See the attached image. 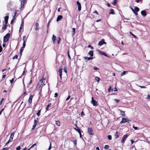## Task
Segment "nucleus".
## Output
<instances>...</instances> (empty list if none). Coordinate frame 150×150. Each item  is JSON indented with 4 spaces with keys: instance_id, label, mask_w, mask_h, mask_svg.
Returning a JSON list of instances; mask_svg holds the SVG:
<instances>
[{
    "instance_id": "ea45409f",
    "label": "nucleus",
    "mask_w": 150,
    "mask_h": 150,
    "mask_svg": "<svg viewBox=\"0 0 150 150\" xmlns=\"http://www.w3.org/2000/svg\"><path fill=\"white\" fill-rule=\"evenodd\" d=\"M51 142H50V146L48 148V150H50L51 149Z\"/></svg>"
},
{
    "instance_id": "f257e3e1",
    "label": "nucleus",
    "mask_w": 150,
    "mask_h": 150,
    "mask_svg": "<svg viewBox=\"0 0 150 150\" xmlns=\"http://www.w3.org/2000/svg\"><path fill=\"white\" fill-rule=\"evenodd\" d=\"M62 67L60 66L59 68V70L58 71V73L59 76H60L61 79H62Z\"/></svg>"
},
{
    "instance_id": "393cba45",
    "label": "nucleus",
    "mask_w": 150,
    "mask_h": 150,
    "mask_svg": "<svg viewBox=\"0 0 150 150\" xmlns=\"http://www.w3.org/2000/svg\"><path fill=\"white\" fill-rule=\"evenodd\" d=\"M35 25H36V28H35V30H38L39 28V26L38 24V23H35Z\"/></svg>"
},
{
    "instance_id": "58836bf2",
    "label": "nucleus",
    "mask_w": 150,
    "mask_h": 150,
    "mask_svg": "<svg viewBox=\"0 0 150 150\" xmlns=\"http://www.w3.org/2000/svg\"><path fill=\"white\" fill-rule=\"evenodd\" d=\"M109 148V146L108 145H105L104 146V148L105 149H108Z\"/></svg>"
},
{
    "instance_id": "8fccbe9b",
    "label": "nucleus",
    "mask_w": 150,
    "mask_h": 150,
    "mask_svg": "<svg viewBox=\"0 0 150 150\" xmlns=\"http://www.w3.org/2000/svg\"><path fill=\"white\" fill-rule=\"evenodd\" d=\"M4 98H2L1 101H0V105H1L2 103V102L4 100Z\"/></svg>"
},
{
    "instance_id": "7ed1b4c3",
    "label": "nucleus",
    "mask_w": 150,
    "mask_h": 150,
    "mask_svg": "<svg viewBox=\"0 0 150 150\" xmlns=\"http://www.w3.org/2000/svg\"><path fill=\"white\" fill-rule=\"evenodd\" d=\"M131 121V120H129L128 119L126 118H122V121L120 123H125V122H127L129 123Z\"/></svg>"
},
{
    "instance_id": "aec40b11",
    "label": "nucleus",
    "mask_w": 150,
    "mask_h": 150,
    "mask_svg": "<svg viewBox=\"0 0 150 150\" xmlns=\"http://www.w3.org/2000/svg\"><path fill=\"white\" fill-rule=\"evenodd\" d=\"M88 54L91 56L92 57L93 55V51L92 50L90 51L88 53Z\"/></svg>"
},
{
    "instance_id": "c9c22d12",
    "label": "nucleus",
    "mask_w": 150,
    "mask_h": 150,
    "mask_svg": "<svg viewBox=\"0 0 150 150\" xmlns=\"http://www.w3.org/2000/svg\"><path fill=\"white\" fill-rule=\"evenodd\" d=\"M117 132L116 133V134L115 135V136L116 138H117L118 137V135L117 134Z\"/></svg>"
},
{
    "instance_id": "603ef678",
    "label": "nucleus",
    "mask_w": 150,
    "mask_h": 150,
    "mask_svg": "<svg viewBox=\"0 0 150 150\" xmlns=\"http://www.w3.org/2000/svg\"><path fill=\"white\" fill-rule=\"evenodd\" d=\"M93 69L94 70H99V69L98 68H97L96 67H94L93 68Z\"/></svg>"
},
{
    "instance_id": "4be33fe9",
    "label": "nucleus",
    "mask_w": 150,
    "mask_h": 150,
    "mask_svg": "<svg viewBox=\"0 0 150 150\" xmlns=\"http://www.w3.org/2000/svg\"><path fill=\"white\" fill-rule=\"evenodd\" d=\"M127 72H128L127 71H124L122 73H121V74L120 76H122L125 74Z\"/></svg>"
},
{
    "instance_id": "49530a36",
    "label": "nucleus",
    "mask_w": 150,
    "mask_h": 150,
    "mask_svg": "<svg viewBox=\"0 0 150 150\" xmlns=\"http://www.w3.org/2000/svg\"><path fill=\"white\" fill-rule=\"evenodd\" d=\"M18 56L17 55H16L15 56L13 57V59H17L18 58Z\"/></svg>"
},
{
    "instance_id": "9b49d317",
    "label": "nucleus",
    "mask_w": 150,
    "mask_h": 150,
    "mask_svg": "<svg viewBox=\"0 0 150 150\" xmlns=\"http://www.w3.org/2000/svg\"><path fill=\"white\" fill-rule=\"evenodd\" d=\"M146 11L145 10H144L141 11V14L142 16H145L146 15Z\"/></svg>"
},
{
    "instance_id": "69168bd1",
    "label": "nucleus",
    "mask_w": 150,
    "mask_h": 150,
    "mask_svg": "<svg viewBox=\"0 0 150 150\" xmlns=\"http://www.w3.org/2000/svg\"><path fill=\"white\" fill-rule=\"evenodd\" d=\"M133 127L135 129L137 130V127H135L134 125L133 126Z\"/></svg>"
},
{
    "instance_id": "09e8293b",
    "label": "nucleus",
    "mask_w": 150,
    "mask_h": 150,
    "mask_svg": "<svg viewBox=\"0 0 150 150\" xmlns=\"http://www.w3.org/2000/svg\"><path fill=\"white\" fill-rule=\"evenodd\" d=\"M15 19L16 18H13V19L11 20V24H12V23L14 22V20H15Z\"/></svg>"
},
{
    "instance_id": "dca6fc26",
    "label": "nucleus",
    "mask_w": 150,
    "mask_h": 150,
    "mask_svg": "<svg viewBox=\"0 0 150 150\" xmlns=\"http://www.w3.org/2000/svg\"><path fill=\"white\" fill-rule=\"evenodd\" d=\"M23 47L25 48V42L26 41V40L25 39V38H23Z\"/></svg>"
},
{
    "instance_id": "a878e982",
    "label": "nucleus",
    "mask_w": 150,
    "mask_h": 150,
    "mask_svg": "<svg viewBox=\"0 0 150 150\" xmlns=\"http://www.w3.org/2000/svg\"><path fill=\"white\" fill-rule=\"evenodd\" d=\"M56 124L59 126L60 125V122L59 121H57L56 122Z\"/></svg>"
},
{
    "instance_id": "f03ea898",
    "label": "nucleus",
    "mask_w": 150,
    "mask_h": 150,
    "mask_svg": "<svg viewBox=\"0 0 150 150\" xmlns=\"http://www.w3.org/2000/svg\"><path fill=\"white\" fill-rule=\"evenodd\" d=\"M91 103L94 106H96L98 105V103L96 101L93 99V97H92V100L91 101Z\"/></svg>"
},
{
    "instance_id": "b1692460",
    "label": "nucleus",
    "mask_w": 150,
    "mask_h": 150,
    "mask_svg": "<svg viewBox=\"0 0 150 150\" xmlns=\"http://www.w3.org/2000/svg\"><path fill=\"white\" fill-rule=\"evenodd\" d=\"M15 133V132H13L11 134L10 138L11 139H13Z\"/></svg>"
},
{
    "instance_id": "e433bc0d",
    "label": "nucleus",
    "mask_w": 150,
    "mask_h": 150,
    "mask_svg": "<svg viewBox=\"0 0 150 150\" xmlns=\"http://www.w3.org/2000/svg\"><path fill=\"white\" fill-rule=\"evenodd\" d=\"M73 143L76 146L77 144V140L76 139L74 140L73 141Z\"/></svg>"
},
{
    "instance_id": "20e7f679",
    "label": "nucleus",
    "mask_w": 150,
    "mask_h": 150,
    "mask_svg": "<svg viewBox=\"0 0 150 150\" xmlns=\"http://www.w3.org/2000/svg\"><path fill=\"white\" fill-rule=\"evenodd\" d=\"M88 131L89 134L91 135H93L94 134L93 131L91 127H89L88 129Z\"/></svg>"
},
{
    "instance_id": "cd10ccee",
    "label": "nucleus",
    "mask_w": 150,
    "mask_h": 150,
    "mask_svg": "<svg viewBox=\"0 0 150 150\" xmlns=\"http://www.w3.org/2000/svg\"><path fill=\"white\" fill-rule=\"evenodd\" d=\"M10 35V33H8L6 35H5L4 38H9Z\"/></svg>"
},
{
    "instance_id": "bb28decb",
    "label": "nucleus",
    "mask_w": 150,
    "mask_h": 150,
    "mask_svg": "<svg viewBox=\"0 0 150 150\" xmlns=\"http://www.w3.org/2000/svg\"><path fill=\"white\" fill-rule=\"evenodd\" d=\"M115 14V12L112 9H111L110 10V14Z\"/></svg>"
},
{
    "instance_id": "e2e57ef3",
    "label": "nucleus",
    "mask_w": 150,
    "mask_h": 150,
    "mask_svg": "<svg viewBox=\"0 0 150 150\" xmlns=\"http://www.w3.org/2000/svg\"><path fill=\"white\" fill-rule=\"evenodd\" d=\"M130 33L134 37V38H136V36L133 34L131 32H130Z\"/></svg>"
},
{
    "instance_id": "c03bdc74",
    "label": "nucleus",
    "mask_w": 150,
    "mask_h": 150,
    "mask_svg": "<svg viewBox=\"0 0 150 150\" xmlns=\"http://www.w3.org/2000/svg\"><path fill=\"white\" fill-rule=\"evenodd\" d=\"M44 79H43V77L42 79L40 81V82H41V83H42L43 82V81Z\"/></svg>"
},
{
    "instance_id": "13d9d810",
    "label": "nucleus",
    "mask_w": 150,
    "mask_h": 150,
    "mask_svg": "<svg viewBox=\"0 0 150 150\" xmlns=\"http://www.w3.org/2000/svg\"><path fill=\"white\" fill-rule=\"evenodd\" d=\"M88 47H90V48L91 49H93V47H92L91 45H89L88 46Z\"/></svg>"
},
{
    "instance_id": "ddd939ff",
    "label": "nucleus",
    "mask_w": 150,
    "mask_h": 150,
    "mask_svg": "<svg viewBox=\"0 0 150 150\" xmlns=\"http://www.w3.org/2000/svg\"><path fill=\"white\" fill-rule=\"evenodd\" d=\"M98 51L99 52V53L100 54H101L102 55H103L104 56H106V57H108V55L105 53L104 52H103V51H101L99 50H98Z\"/></svg>"
},
{
    "instance_id": "412c9836",
    "label": "nucleus",
    "mask_w": 150,
    "mask_h": 150,
    "mask_svg": "<svg viewBox=\"0 0 150 150\" xmlns=\"http://www.w3.org/2000/svg\"><path fill=\"white\" fill-rule=\"evenodd\" d=\"M134 11L136 12H138L139 10V8L137 7H135L134 8Z\"/></svg>"
},
{
    "instance_id": "423d86ee",
    "label": "nucleus",
    "mask_w": 150,
    "mask_h": 150,
    "mask_svg": "<svg viewBox=\"0 0 150 150\" xmlns=\"http://www.w3.org/2000/svg\"><path fill=\"white\" fill-rule=\"evenodd\" d=\"M38 120V118H37V120L36 119H35V120H34V125H33V128H32V130L33 129L36 127V126L37 125V124L38 123V120Z\"/></svg>"
},
{
    "instance_id": "f704fd0d",
    "label": "nucleus",
    "mask_w": 150,
    "mask_h": 150,
    "mask_svg": "<svg viewBox=\"0 0 150 150\" xmlns=\"http://www.w3.org/2000/svg\"><path fill=\"white\" fill-rule=\"evenodd\" d=\"M41 112V110H38V112L36 113V114L38 116H39L40 115V113Z\"/></svg>"
},
{
    "instance_id": "864d4df0",
    "label": "nucleus",
    "mask_w": 150,
    "mask_h": 150,
    "mask_svg": "<svg viewBox=\"0 0 150 150\" xmlns=\"http://www.w3.org/2000/svg\"><path fill=\"white\" fill-rule=\"evenodd\" d=\"M70 98V95H69L67 97V98L66 99V101H67Z\"/></svg>"
},
{
    "instance_id": "37998d69",
    "label": "nucleus",
    "mask_w": 150,
    "mask_h": 150,
    "mask_svg": "<svg viewBox=\"0 0 150 150\" xmlns=\"http://www.w3.org/2000/svg\"><path fill=\"white\" fill-rule=\"evenodd\" d=\"M21 149V147L20 146H18L16 148V150H20Z\"/></svg>"
},
{
    "instance_id": "bf43d9fd",
    "label": "nucleus",
    "mask_w": 150,
    "mask_h": 150,
    "mask_svg": "<svg viewBox=\"0 0 150 150\" xmlns=\"http://www.w3.org/2000/svg\"><path fill=\"white\" fill-rule=\"evenodd\" d=\"M147 98L148 99H150V93L148 95Z\"/></svg>"
},
{
    "instance_id": "6e6d98bb",
    "label": "nucleus",
    "mask_w": 150,
    "mask_h": 150,
    "mask_svg": "<svg viewBox=\"0 0 150 150\" xmlns=\"http://www.w3.org/2000/svg\"><path fill=\"white\" fill-rule=\"evenodd\" d=\"M81 115L82 116H84L85 115V114L83 111L81 112Z\"/></svg>"
},
{
    "instance_id": "4c0bfd02",
    "label": "nucleus",
    "mask_w": 150,
    "mask_h": 150,
    "mask_svg": "<svg viewBox=\"0 0 150 150\" xmlns=\"http://www.w3.org/2000/svg\"><path fill=\"white\" fill-rule=\"evenodd\" d=\"M12 139H11L10 138L9 139L7 143H6V145L7 144H8L9 142H11L12 141Z\"/></svg>"
},
{
    "instance_id": "39448f33",
    "label": "nucleus",
    "mask_w": 150,
    "mask_h": 150,
    "mask_svg": "<svg viewBox=\"0 0 150 150\" xmlns=\"http://www.w3.org/2000/svg\"><path fill=\"white\" fill-rule=\"evenodd\" d=\"M128 136V134L124 135L122 137V139L121 141V142L122 143H123Z\"/></svg>"
},
{
    "instance_id": "1a4fd4ad",
    "label": "nucleus",
    "mask_w": 150,
    "mask_h": 150,
    "mask_svg": "<svg viewBox=\"0 0 150 150\" xmlns=\"http://www.w3.org/2000/svg\"><path fill=\"white\" fill-rule=\"evenodd\" d=\"M33 96L32 94H30L28 100V102L29 103H32V100L33 98Z\"/></svg>"
},
{
    "instance_id": "774afa93",
    "label": "nucleus",
    "mask_w": 150,
    "mask_h": 150,
    "mask_svg": "<svg viewBox=\"0 0 150 150\" xmlns=\"http://www.w3.org/2000/svg\"><path fill=\"white\" fill-rule=\"evenodd\" d=\"M32 78H31V79L30 81V82L29 83V85H30L32 83Z\"/></svg>"
},
{
    "instance_id": "7c9ffc66",
    "label": "nucleus",
    "mask_w": 150,
    "mask_h": 150,
    "mask_svg": "<svg viewBox=\"0 0 150 150\" xmlns=\"http://www.w3.org/2000/svg\"><path fill=\"white\" fill-rule=\"evenodd\" d=\"M8 40V38H4L3 41L5 43L7 42Z\"/></svg>"
},
{
    "instance_id": "9d476101",
    "label": "nucleus",
    "mask_w": 150,
    "mask_h": 150,
    "mask_svg": "<svg viewBox=\"0 0 150 150\" xmlns=\"http://www.w3.org/2000/svg\"><path fill=\"white\" fill-rule=\"evenodd\" d=\"M76 4L78 6V10L79 11H81V6L80 3L78 1H77Z\"/></svg>"
},
{
    "instance_id": "338daca9",
    "label": "nucleus",
    "mask_w": 150,
    "mask_h": 150,
    "mask_svg": "<svg viewBox=\"0 0 150 150\" xmlns=\"http://www.w3.org/2000/svg\"><path fill=\"white\" fill-rule=\"evenodd\" d=\"M2 50V48L1 46H0V52H1Z\"/></svg>"
},
{
    "instance_id": "c85d7f7f",
    "label": "nucleus",
    "mask_w": 150,
    "mask_h": 150,
    "mask_svg": "<svg viewBox=\"0 0 150 150\" xmlns=\"http://www.w3.org/2000/svg\"><path fill=\"white\" fill-rule=\"evenodd\" d=\"M6 23L3 26L2 29L6 30Z\"/></svg>"
},
{
    "instance_id": "2eb2a0df",
    "label": "nucleus",
    "mask_w": 150,
    "mask_h": 150,
    "mask_svg": "<svg viewBox=\"0 0 150 150\" xmlns=\"http://www.w3.org/2000/svg\"><path fill=\"white\" fill-rule=\"evenodd\" d=\"M84 58L86 60L87 59V60H92L93 59V57H84Z\"/></svg>"
},
{
    "instance_id": "680f3d73",
    "label": "nucleus",
    "mask_w": 150,
    "mask_h": 150,
    "mask_svg": "<svg viewBox=\"0 0 150 150\" xmlns=\"http://www.w3.org/2000/svg\"><path fill=\"white\" fill-rule=\"evenodd\" d=\"M93 13H96V14H97V15H98V12H97V11H96V10L95 11L93 12Z\"/></svg>"
},
{
    "instance_id": "3c124183",
    "label": "nucleus",
    "mask_w": 150,
    "mask_h": 150,
    "mask_svg": "<svg viewBox=\"0 0 150 150\" xmlns=\"http://www.w3.org/2000/svg\"><path fill=\"white\" fill-rule=\"evenodd\" d=\"M138 86L140 88H146V87L145 86Z\"/></svg>"
},
{
    "instance_id": "a211bd4d",
    "label": "nucleus",
    "mask_w": 150,
    "mask_h": 150,
    "mask_svg": "<svg viewBox=\"0 0 150 150\" xmlns=\"http://www.w3.org/2000/svg\"><path fill=\"white\" fill-rule=\"evenodd\" d=\"M74 129L78 133L80 132L81 131L80 129L78 127H77V128H74Z\"/></svg>"
},
{
    "instance_id": "0eeeda50",
    "label": "nucleus",
    "mask_w": 150,
    "mask_h": 150,
    "mask_svg": "<svg viewBox=\"0 0 150 150\" xmlns=\"http://www.w3.org/2000/svg\"><path fill=\"white\" fill-rule=\"evenodd\" d=\"M58 38V39H57V38H52V42H53V43H54L55 41H56V40H57V43L58 44H59L60 41L61 40V38Z\"/></svg>"
},
{
    "instance_id": "473e14b6",
    "label": "nucleus",
    "mask_w": 150,
    "mask_h": 150,
    "mask_svg": "<svg viewBox=\"0 0 150 150\" xmlns=\"http://www.w3.org/2000/svg\"><path fill=\"white\" fill-rule=\"evenodd\" d=\"M72 35H75V28H73L72 29Z\"/></svg>"
},
{
    "instance_id": "c756f323",
    "label": "nucleus",
    "mask_w": 150,
    "mask_h": 150,
    "mask_svg": "<svg viewBox=\"0 0 150 150\" xmlns=\"http://www.w3.org/2000/svg\"><path fill=\"white\" fill-rule=\"evenodd\" d=\"M117 0H113V1L112 3V4L113 5H115L117 3Z\"/></svg>"
},
{
    "instance_id": "a19ab883",
    "label": "nucleus",
    "mask_w": 150,
    "mask_h": 150,
    "mask_svg": "<svg viewBox=\"0 0 150 150\" xmlns=\"http://www.w3.org/2000/svg\"><path fill=\"white\" fill-rule=\"evenodd\" d=\"M108 138L109 140H111L112 139V136L110 135H109L108 136Z\"/></svg>"
},
{
    "instance_id": "f3484780",
    "label": "nucleus",
    "mask_w": 150,
    "mask_h": 150,
    "mask_svg": "<svg viewBox=\"0 0 150 150\" xmlns=\"http://www.w3.org/2000/svg\"><path fill=\"white\" fill-rule=\"evenodd\" d=\"M8 16H6L5 17V23H6V24H7L8 23Z\"/></svg>"
},
{
    "instance_id": "6ab92c4d",
    "label": "nucleus",
    "mask_w": 150,
    "mask_h": 150,
    "mask_svg": "<svg viewBox=\"0 0 150 150\" xmlns=\"http://www.w3.org/2000/svg\"><path fill=\"white\" fill-rule=\"evenodd\" d=\"M23 21L22 20V23H21V26H20V29H19V32H20L21 31V29L23 28Z\"/></svg>"
},
{
    "instance_id": "6e6552de",
    "label": "nucleus",
    "mask_w": 150,
    "mask_h": 150,
    "mask_svg": "<svg viewBox=\"0 0 150 150\" xmlns=\"http://www.w3.org/2000/svg\"><path fill=\"white\" fill-rule=\"evenodd\" d=\"M105 44H106V42H105L104 39H102L99 42L98 45L99 46H101L102 45Z\"/></svg>"
},
{
    "instance_id": "a18cd8bd",
    "label": "nucleus",
    "mask_w": 150,
    "mask_h": 150,
    "mask_svg": "<svg viewBox=\"0 0 150 150\" xmlns=\"http://www.w3.org/2000/svg\"><path fill=\"white\" fill-rule=\"evenodd\" d=\"M64 71L65 72V73H67V68L66 67H64Z\"/></svg>"
},
{
    "instance_id": "72a5a7b5",
    "label": "nucleus",
    "mask_w": 150,
    "mask_h": 150,
    "mask_svg": "<svg viewBox=\"0 0 150 150\" xmlns=\"http://www.w3.org/2000/svg\"><path fill=\"white\" fill-rule=\"evenodd\" d=\"M100 78L98 77H96L95 78V80L98 82H99L100 81Z\"/></svg>"
},
{
    "instance_id": "4d7b16f0",
    "label": "nucleus",
    "mask_w": 150,
    "mask_h": 150,
    "mask_svg": "<svg viewBox=\"0 0 150 150\" xmlns=\"http://www.w3.org/2000/svg\"><path fill=\"white\" fill-rule=\"evenodd\" d=\"M16 12H15L14 13V14L13 15V18H16L15 17L16 16Z\"/></svg>"
},
{
    "instance_id": "79ce46f5",
    "label": "nucleus",
    "mask_w": 150,
    "mask_h": 150,
    "mask_svg": "<svg viewBox=\"0 0 150 150\" xmlns=\"http://www.w3.org/2000/svg\"><path fill=\"white\" fill-rule=\"evenodd\" d=\"M9 149V147H6L4 148L2 150H8Z\"/></svg>"
},
{
    "instance_id": "5fc2aeb1",
    "label": "nucleus",
    "mask_w": 150,
    "mask_h": 150,
    "mask_svg": "<svg viewBox=\"0 0 150 150\" xmlns=\"http://www.w3.org/2000/svg\"><path fill=\"white\" fill-rule=\"evenodd\" d=\"M58 96V93H55L54 95V96L55 97H57Z\"/></svg>"
},
{
    "instance_id": "0e129e2a",
    "label": "nucleus",
    "mask_w": 150,
    "mask_h": 150,
    "mask_svg": "<svg viewBox=\"0 0 150 150\" xmlns=\"http://www.w3.org/2000/svg\"><path fill=\"white\" fill-rule=\"evenodd\" d=\"M114 100L117 103H118L120 101L119 100L117 99H115Z\"/></svg>"
},
{
    "instance_id": "4468645a",
    "label": "nucleus",
    "mask_w": 150,
    "mask_h": 150,
    "mask_svg": "<svg viewBox=\"0 0 150 150\" xmlns=\"http://www.w3.org/2000/svg\"><path fill=\"white\" fill-rule=\"evenodd\" d=\"M26 0H22L21 1V8H22L24 6V4L25 3Z\"/></svg>"
},
{
    "instance_id": "2f4dec72",
    "label": "nucleus",
    "mask_w": 150,
    "mask_h": 150,
    "mask_svg": "<svg viewBox=\"0 0 150 150\" xmlns=\"http://www.w3.org/2000/svg\"><path fill=\"white\" fill-rule=\"evenodd\" d=\"M51 105V103H49L48 105L47 106V107L46 108V110H48V108L50 106V105Z\"/></svg>"
},
{
    "instance_id": "5701e85b",
    "label": "nucleus",
    "mask_w": 150,
    "mask_h": 150,
    "mask_svg": "<svg viewBox=\"0 0 150 150\" xmlns=\"http://www.w3.org/2000/svg\"><path fill=\"white\" fill-rule=\"evenodd\" d=\"M119 110L120 111L121 115L123 116H125V111H122L120 110Z\"/></svg>"
},
{
    "instance_id": "052dcab7",
    "label": "nucleus",
    "mask_w": 150,
    "mask_h": 150,
    "mask_svg": "<svg viewBox=\"0 0 150 150\" xmlns=\"http://www.w3.org/2000/svg\"><path fill=\"white\" fill-rule=\"evenodd\" d=\"M13 81H14V79L13 78L11 80H10V82H11V84H12V83L13 82Z\"/></svg>"
},
{
    "instance_id": "f8f14e48",
    "label": "nucleus",
    "mask_w": 150,
    "mask_h": 150,
    "mask_svg": "<svg viewBox=\"0 0 150 150\" xmlns=\"http://www.w3.org/2000/svg\"><path fill=\"white\" fill-rule=\"evenodd\" d=\"M62 15L58 16L57 18V21L58 22L61 20L62 19Z\"/></svg>"
},
{
    "instance_id": "de8ad7c7",
    "label": "nucleus",
    "mask_w": 150,
    "mask_h": 150,
    "mask_svg": "<svg viewBox=\"0 0 150 150\" xmlns=\"http://www.w3.org/2000/svg\"><path fill=\"white\" fill-rule=\"evenodd\" d=\"M24 48V47H22L20 49V52H23Z\"/></svg>"
}]
</instances>
